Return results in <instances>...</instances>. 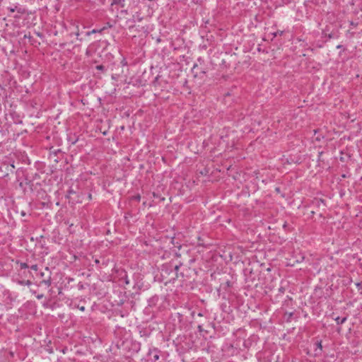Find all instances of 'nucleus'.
<instances>
[{
  "label": "nucleus",
  "instance_id": "f257e3e1",
  "mask_svg": "<svg viewBox=\"0 0 362 362\" xmlns=\"http://www.w3.org/2000/svg\"><path fill=\"white\" fill-rule=\"evenodd\" d=\"M346 317L341 318L339 317H337L335 319V320L337 321V324H342V323H344L346 321Z\"/></svg>",
  "mask_w": 362,
  "mask_h": 362
},
{
  "label": "nucleus",
  "instance_id": "f03ea898",
  "mask_svg": "<svg viewBox=\"0 0 362 362\" xmlns=\"http://www.w3.org/2000/svg\"><path fill=\"white\" fill-rule=\"evenodd\" d=\"M315 203L317 206H320V204H322V205H325V204H324L323 201H322V200H320V199H316V200L315 201Z\"/></svg>",
  "mask_w": 362,
  "mask_h": 362
},
{
  "label": "nucleus",
  "instance_id": "7ed1b4c3",
  "mask_svg": "<svg viewBox=\"0 0 362 362\" xmlns=\"http://www.w3.org/2000/svg\"><path fill=\"white\" fill-rule=\"evenodd\" d=\"M42 283L45 284L47 286H49L51 284L50 280H45L42 281Z\"/></svg>",
  "mask_w": 362,
  "mask_h": 362
},
{
  "label": "nucleus",
  "instance_id": "20e7f679",
  "mask_svg": "<svg viewBox=\"0 0 362 362\" xmlns=\"http://www.w3.org/2000/svg\"><path fill=\"white\" fill-rule=\"evenodd\" d=\"M31 269H32L33 270L37 271V264H33V265H32V266H31Z\"/></svg>",
  "mask_w": 362,
  "mask_h": 362
},
{
  "label": "nucleus",
  "instance_id": "39448f33",
  "mask_svg": "<svg viewBox=\"0 0 362 362\" xmlns=\"http://www.w3.org/2000/svg\"><path fill=\"white\" fill-rule=\"evenodd\" d=\"M97 69H99V70H103V66L102 65H98L96 66Z\"/></svg>",
  "mask_w": 362,
  "mask_h": 362
},
{
  "label": "nucleus",
  "instance_id": "423d86ee",
  "mask_svg": "<svg viewBox=\"0 0 362 362\" xmlns=\"http://www.w3.org/2000/svg\"><path fill=\"white\" fill-rule=\"evenodd\" d=\"M28 266L25 263H22L21 264V268H26Z\"/></svg>",
  "mask_w": 362,
  "mask_h": 362
},
{
  "label": "nucleus",
  "instance_id": "0eeeda50",
  "mask_svg": "<svg viewBox=\"0 0 362 362\" xmlns=\"http://www.w3.org/2000/svg\"><path fill=\"white\" fill-rule=\"evenodd\" d=\"M97 32H98V30H93L91 32L88 33V35H90V33H97Z\"/></svg>",
  "mask_w": 362,
  "mask_h": 362
},
{
  "label": "nucleus",
  "instance_id": "6e6552de",
  "mask_svg": "<svg viewBox=\"0 0 362 362\" xmlns=\"http://www.w3.org/2000/svg\"><path fill=\"white\" fill-rule=\"evenodd\" d=\"M317 346L321 349H322V344L321 342H317Z\"/></svg>",
  "mask_w": 362,
  "mask_h": 362
},
{
  "label": "nucleus",
  "instance_id": "1a4fd4ad",
  "mask_svg": "<svg viewBox=\"0 0 362 362\" xmlns=\"http://www.w3.org/2000/svg\"><path fill=\"white\" fill-rule=\"evenodd\" d=\"M21 215H22L23 216H25V213L24 211H22V212H21Z\"/></svg>",
  "mask_w": 362,
  "mask_h": 362
},
{
  "label": "nucleus",
  "instance_id": "9d476101",
  "mask_svg": "<svg viewBox=\"0 0 362 362\" xmlns=\"http://www.w3.org/2000/svg\"><path fill=\"white\" fill-rule=\"evenodd\" d=\"M154 358H155V359H158V356L156 355V356H154Z\"/></svg>",
  "mask_w": 362,
  "mask_h": 362
},
{
  "label": "nucleus",
  "instance_id": "9b49d317",
  "mask_svg": "<svg viewBox=\"0 0 362 362\" xmlns=\"http://www.w3.org/2000/svg\"><path fill=\"white\" fill-rule=\"evenodd\" d=\"M37 298H42V295L38 296H37Z\"/></svg>",
  "mask_w": 362,
  "mask_h": 362
}]
</instances>
